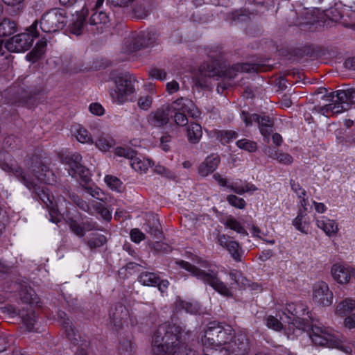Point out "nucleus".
<instances>
[{
  "mask_svg": "<svg viewBox=\"0 0 355 355\" xmlns=\"http://www.w3.org/2000/svg\"><path fill=\"white\" fill-rule=\"evenodd\" d=\"M29 170L35 178H31L19 167L13 168L12 171L19 181L35 193V198L37 197L46 205L49 209L50 220L58 223L61 218L58 207L62 205V202L56 201L48 188L37 184L38 182L53 184L56 182L53 173L37 158L33 160Z\"/></svg>",
  "mask_w": 355,
  "mask_h": 355,
  "instance_id": "f257e3e1",
  "label": "nucleus"
},
{
  "mask_svg": "<svg viewBox=\"0 0 355 355\" xmlns=\"http://www.w3.org/2000/svg\"><path fill=\"white\" fill-rule=\"evenodd\" d=\"M153 355H195L182 336L180 327L164 323L155 331L152 340Z\"/></svg>",
  "mask_w": 355,
  "mask_h": 355,
  "instance_id": "f03ea898",
  "label": "nucleus"
},
{
  "mask_svg": "<svg viewBox=\"0 0 355 355\" xmlns=\"http://www.w3.org/2000/svg\"><path fill=\"white\" fill-rule=\"evenodd\" d=\"M329 103L322 106H315L313 110L324 116L338 114L349 110L355 104V89L348 88L331 93L325 99Z\"/></svg>",
  "mask_w": 355,
  "mask_h": 355,
  "instance_id": "7ed1b4c3",
  "label": "nucleus"
},
{
  "mask_svg": "<svg viewBox=\"0 0 355 355\" xmlns=\"http://www.w3.org/2000/svg\"><path fill=\"white\" fill-rule=\"evenodd\" d=\"M311 330L310 338L316 345L338 348L349 355L355 354V342L343 343L340 341L338 334L331 328L312 324Z\"/></svg>",
  "mask_w": 355,
  "mask_h": 355,
  "instance_id": "20e7f679",
  "label": "nucleus"
},
{
  "mask_svg": "<svg viewBox=\"0 0 355 355\" xmlns=\"http://www.w3.org/2000/svg\"><path fill=\"white\" fill-rule=\"evenodd\" d=\"M176 263L189 272L193 276L202 280L204 283L211 286L220 294L227 297H232V293L230 288H228L227 285L218 278L217 272H215L212 270L205 272V270H202L191 264L190 263L184 261H176Z\"/></svg>",
  "mask_w": 355,
  "mask_h": 355,
  "instance_id": "39448f33",
  "label": "nucleus"
},
{
  "mask_svg": "<svg viewBox=\"0 0 355 355\" xmlns=\"http://www.w3.org/2000/svg\"><path fill=\"white\" fill-rule=\"evenodd\" d=\"M234 335L233 329L229 326H222L214 322L209 323L201 342L204 347H219L226 345Z\"/></svg>",
  "mask_w": 355,
  "mask_h": 355,
  "instance_id": "423d86ee",
  "label": "nucleus"
},
{
  "mask_svg": "<svg viewBox=\"0 0 355 355\" xmlns=\"http://www.w3.org/2000/svg\"><path fill=\"white\" fill-rule=\"evenodd\" d=\"M136 82L135 77L130 74L119 76L115 80L116 89L110 93L112 100L118 104L128 101L129 97L135 92Z\"/></svg>",
  "mask_w": 355,
  "mask_h": 355,
  "instance_id": "0eeeda50",
  "label": "nucleus"
},
{
  "mask_svg": "<svg viewBox=\"0 0 355 355\" xmlns=\"http://www.w3.org/2000/svg\"><path fill=\"white\" fill-rule=\"evenodd\" d=\"M37 21L28 28V33L18 34L10 38L5 44V47L10 52H22L27 51L33 44L34 38L38 37L37 30Z\"/></svg>",
  "mask_w": 355,
  "mask_h": 355,
  "instance_id": "6e6552de",
  "label": "nucleus"
},
{
  "mask_svg": "<svg viewBox=\"0 0 355 355\" xmlns=\"http://www.w3.org/2000/svg\"><path fill=\"white\" fill-rule=\"evenodd\" d=\"M40 23L42 31L45 33L59 31L67 24L65 12L61 9H52L42 16Z\"/></svg>",
  "mask_w": 355,
  "mask_h": 355,
  "instance_id": "1a4fd4ad",
  "label": "nucleus"
},
{
  "mask_svg": "<svg viewBox=\"0 0 355 355\" xmlns=\"http://www.w3.org/2000/svg\"><path fill=\"white\" fill-rule=\"evenodd\" d=\"M241 118L246 126L252 125L253 122L258 124L261 134L263 137V140L266 143L270 141V135L272 132L273 121L269 116L266 115H259L257 114H249L243 111Z\"/></svg>",
  "mask_w": 355,
  "mask_h": 355,
  "instance_id": "9d476101",
  "label": "nucleus"
},
{
  "mask_svg": "<svg viewBox=\"0 0 355 355\" xmlns=\"http://www.w3.org/2000/svg\"><path fill=\"white\" fill-rule=\"evenodd\" d=\"M8 94L12 96V103L24 104L36 94V89L24 79L21 83H16L8 89Z\"/></svg>",
  "mask_w": 355,
  "mask_h": 355,
  "instance_id": "9b49d317",
  "label": "nucleus"
},
{
  "mask_svg": "<svg viewBox=\"0 0 355 355\" xmlns=\"http://www.w3.org/2000/svg\"><path fill=\"white\" fill-rule=\"evenodd\" d=\"M115 153L119 157H124L129 159L131 167L137 172L145 173L153 166V162L149 159L141 158L135 156V153L130 148H116Z\"/></svg>",
  "mask_w": 355,
  "mask_h": 355,
  "instance_id": "f8f14e48",
  "label": "nucleus"
},
{
  "mask_svg": "<svg viewBox=\"0 0 355 355\" xmlns=\"http://www.w3.org/2000/svg\"><path fill=\"white\" fill-rule=\"evenodd\" d=\"M150 34L147 32H134L125 38L124 44L128 52H132L146 47L150 44Z\"/></svg>",
  "mask_w": 355,
  "mask_h": 355,
  "instance_id": "ddd939ff",
  "label": "nucleus"
},
{
  "mask_svg": "<svg viewBox=\"0 0 355 355\" xmlns=\"http://www.w3.org/2000/svg\"><path fill=\"white\" fill-rule=\"evenodd\" d=\"M94 136V144L101 151H107L115 145L113 138L103 132L97 124L90 126Z\"/></svg>",
  "mask_w": 355,
  "mask_h": 355,
  "instance_id": "4468645a",
  "label": "nucleus"
},
{
  "mask_svg": "<svg viewBox=\"0 0 355 355\" xmlns=\"http://www.w3.org/2000/svg\"><path fill=\"white\" fill-rule=\"evenodd\" d=\"M171 106L169 104L162 105L156 110L151 112L147 116L149 125L156 128H161L169 122Z\"/></svg>",
  "mask_w": 355,
  "mask_h": 355,
  "instance_id": "2eb2a0df",
  "label": "nucleus"
},
{
  "mask_svg": "<svg viewBox=\"0 0 355 355\" xmlns=\"http://www.w3.org/2000/svg\"><path fill=\"white\" fill-rule=\"evenodd\" d=\"M313 299L322 306H329L331 304L333 294L325 282H318L313 285Z\"/></svg>",
  "mask_w": 355,
  "mask_h": 355,
  "instance_id": "dca6fc26",
  "label": "nucleus"
},
{
  "mask_svg": "<svg viewBox=\"0 0 355 355\" xmlns=\"http://www.w3.org/2000/svg\"><path fill=\"white\" fill-rule=\"evenodd\" d=\"M4 313H7L11 315V317H14L16 315H19L22 321L26 326V329L28 331H32L34 327V324L35 323L36 317L35 315L34 311L31 310H24V309L21 310H17L12 305H7L3 308Z\"/></svg>",
  "mask_w": 355,
  "mask_h": 355,
  "instance_id": "f3484780",
  "label": "nucleus"
},
{
  "mask_svg": "<svg viewBox=\"0 0 355 355\" xmlns=\"http://www.w3.org/2000/svg\"><path fill=\"white\" fill-rule=\"evenodd\" d=\"M171 106V111L175 112L187 113L191 117H198L200 115L199 110L196 107L193 103L187 98H180L173 101Z\"/></svg>",
  "mask_w": 355,
  "mask_h": 355,
  "instance_id": "a211bd4d",
  "label": "nucleus"
},
{
  "mask_svg": "<svg viewBox=\"0 0 355 355\" xmlns=\"http://www.w3.org/2000/svg\"><path fill=\"white\" fill-rule=\"evenodd\" d=\"M226 345L229 352L235 355H246L248 353V342L245 335H234L231 341Z\"/></svg>",
  "mask_w": 355,
  "mask_h": 355,
  "instance_id": "6ab92c4d",
  "label": "nucleus"
},
{
  "mask_svg": "<svg viewBox=\"0 0 355 355\" xmlns=\"http://www.w3.org/2000/svg\"><path fill=\"white\" fill-rule=\"evenodd\" d=\"M129 311L123 304L119 303L110 314L112 323L116 329H121L127 323Z\"/></svg>",
  "mask_w": 355,
  "mask_h": 355,
  "instance_id": "aec40b11",
  "label": "nucleus"
},
{
  "mask_svg": "<svg viewBox=\"0 0 355 355\" xmlns=\"http://www.w3.org/2000/svg\"><path fill=\"white\" fill-rule=\"evenodd\" d=\"M82 160V156L78 153L73 154L69 161V165L70 170L73 173L69 172L71 176L79 175L85 182H87L89 180V171L85 166H83L80 162Z\"/></svg>",
  "mask_w": 355,
  "mask_h": 355,
  "instance_id": "412c9836",
  "label": "nucleus"
},
{
  "mask_svg": "<svg viewBox=\"0 0 355 355\" xmlns=\"http://www.w3.org/2000/svg\"><path fill=\"white\" fill-rule=\"evenodd\" d=\"M18 292L21 300L31 306H39L40 298L34 290L26 283H20L18 284Z\"/></svg>",
  "mask_w": 355,
  "mask_h": 355,
  "instance_id": "4be33fe9",
  "label": "nucleus"
},
{
  "mask_svg": "<svg viewBox=\"0 0 355 355\" xmlns=\"http://www.w3.org/2000/svg\"><path fill=\"white\" fill-rule=\"evenodd\" d=\"M354 271L355 270L352 268L340 264H334L331 270L334 280L341 284H347L351 279V275H353Z\"/></svg>",
  "mask_w": 355,
  "mask_h": 355,
  "instance_id": "5701e85b",
  "label": "nucleus"
},
{
  "mask_svg": "<svg viewBox=\"0 0 355 355\" xmlns=\"http://www.w3.org/2000/svg\"><path fill=\"white\" fill-rule=\"evenodd\" d=\"M220 163V158L216 155L208 156L205 160L200 165L198 168L199 174L202 177H206L214 172Z\"/></svg>",
  "mask_w": 355,
  "mask_h": 355,
  "instance_id": "b1692460",
  "label": "nucleus"
},
{
  "mask_svg": "<svg viewBox=\"0 0 355 355\" xmlns=\"http://www.w3.org/2000/svg\"><path fill=\"white\" fill-rule=\"evenodd\" d=\"M109 21V16L105 12L96 10L90 17L89 23L92 26H96L98 31H101L103 26L107 24Z\"/></svg>",
  "mask_w": 355,
  "mask_h": 355,
  "instance_id": "393cba45",
  "label": "nucleus"
},
{
  "mask_svg": "<svg viewBox=\"0 0 355 355\" xmlns=\"http://www.w3.org/2000/svg\"><path fill=\"white\" fill-rule=\"evenodd\" d=\"M317 226L322 229L324 233L328 236H331L336 234L338 230L336 223L325 217L316 218Z\"/></svg>",
  "mask_w": 355,
  "mask_h": 355,
  "instance_id": "a878e982",
  "label": "nucleus"
},
{
  "mask_svg": "<svg viewBox=\"0 0 355 355\" xmlns=\"http://www.w3.org/2000/svg\"><path fill=\"white\" fill-rule=\"evenodd\" d=\"M254 70V66L250 64H236L226 69L224 71V76L231 79L236 76L237 72H250Z\"/></svg>",
  "mask_w": 355,
  "mask_h": 355,
  "instance_id": "bb28decb",
  "label": "nucleus"
},
{
  "mask_svg": "<svg viewBox=\"0 0 355 355\" xmlns=\"http://www.w3.org/2000/svg\"><path fill=\"white\" fill-rule=\"evenodd\" d=\"M73 135L76 139L83 144H94V136L90 130L89 132L84 127L78 125L74 127Z\"/></svg>",
  "mask_w": 355,
  "mask_h": 355,
  "instance_id": "cd10ccee",
  "label": "nucleus"
},
{
  "mask_svg": "<svg viewBox=\"0 0 355 355\" xmlns=\"http://www.w3.org/2000/svg\"><path fill=\"white\" fill-rule=\"evenodd\" d=\"M87 14L88 10L85 8H83L80 12H77L76 19L72 23L71 26V32L73 34L79 35L83 33L85 18Z\"/></svg>",
  "mask_w": 355,
  "mask_h": 355,
  "instance_id": "c85d7f7f",
  "label": "nucleus"
},
{
  "mask_svg": "<svg viewBox=\"0 0 355 355\" xmlns=\"http://www.w3.org/2000/svg\"><path fill=\"white\" fill-rule=\"evenodd\" d=\"M66 313L64 312H61L59 313V317L62 320V325L65 330L66 335L67 338L73 341H78V335L77 334V331L75 329L72 322L68 318H65Z\"/></svg>",
  "mask_w": 355,
  "mask_h": 355,
  "instance_id": "c756f323",
  "label": "nucleus"
},
{
  "mask_svg": "<svg viewBox=\"0 0 355 355\" xmlns=\"http://www.w3.org/2000/svg\"><path fill=\"white\" fill-rule=\"evenodd\" d=\"M46 46V40L39 41L33 49L26 55L27 60L32 62H36L45 52Z\"/></svg>",
  "mask_w": 355,
  "mask_h": 355,
  "instance_id": "7c9ffc66",
  "label": "nucleus"
},
{
  "mask_svg": "<svg viewBox=\"0 0 355 355\" xmlns=\"http://www.w3.org/2000/svg\"><path fill=\"white\" fill-rule=\"evenodd\" d=\"M188 139L191 143H198L202 135L201 125L198 123H193L188 125L187 128Z\"/></svg>",
  "mask_w": 355,
  "mask_h": 355,
  "instance_id": "2f4dec72",
  "label": "nucleus"
},
{
  "mask_svg": "<svg viewBox=\"0 0 355 355\" xmlns=\"http://www.w3.org/2000/svg\"><path fill=\"white\" fill-rule=\"evenodd\" d=\"M241 180L236 181L228 186L232 191L239 195H243L245 192H253L257 190V188L251 183L244 182V185L240 184Z\"/></svg>",
  "mask_w": 355,
  "mask_h": 355,
  "instance_id": "473e14b6",
  "label": "nucleus"
},
{
  "mask_svg": "<svg viewBox=\"0 0 355 355\" xmlns=\"http://www.w3.org/2000/svg\"><path fill=\"white\" fill-rule=\"evenodd\" d=\"M354 310H355V300L346 298L338 304L336 312L338 315L344 316Z\"/></svg>",
  "mask_w": 355,
  "mask_h": 355,
  "instance_id": "72a5a7b5",
  "label": "nucleus"
},
{
  "mask_svg": "<svg viewBox=\"0 0 355 355\" xmlns=\"http://www.w3.org/2000/svg\"><path fill=\"white\" fill-rule=\"evenodd\" d=\"M17 31V24L14 21L5 18L0 23V37H8Z\"/></svg>",
  "mask_w": 355,
  "mask_h": 355,
  "instance_id": "f704fd0d",
  "label": "nucleus"
},
{
  "mask_svg": "<svg viewBox=\"0 0 355 355\" xmlns=\"http://www.w3.org/2000/svg\"><path fill=\"white\" fill-rule=\"evenodd\" d=\"M146 230L155 237L159 238L162 234L161 225L155 216H152L146 223Z\"/></svg>",
  "mask_w": 355,
  "mask_h": 355,
  "instance_id": "c9c22d12",
  "label": "nucleus"
},
{
  "mask_svg": "<svg viewBox=\"0 0 355 355\" xmlns=\"http://www.w3.org/2000/svg\"><path fill=\"white\" fill-rule=\"evenodd\" d=\"M139 282L144 286H155L159 282V277L153 272H144L139 277Z\"/></svg>",
  "mask_w": 355,
  "mask_h": 355,
  "instance_id": "e433bc0d",
  "label": "nucleus"
},
{
  "mask_svg": "<svg viewBox=\"0 0 355 355\" xmlns=\"http://www.w3.org/2000/svg\"><path fill=\"white\" fill-rule=\"evenodd\" d=\"M305 216L306 214H303V212L300 211L297 217L293 220V224L297 230L306 234L309 231V224L304 220Z\"/></svg>",
  "mask_w": 355,
  "mask_h": 355,
  "instance_id": "4c0bfd02",
  "label": "nucleus"
},
{
  "mask_svg": "<svg viewBox=\"0 0 355 355\" xmlns=\"http://www.w3.org/2000/svg\"><path fill=\"white\" fill-rule=\"evenodd\" d=\"M153 98L151 95L145 94L137 98L138 107L144 111H148L152 107Z\"/></svg>",
  "mask_w": 355,
  "mask_h": 355,
  "instance_id": "58836bf2",
  "label": "nucleus"
},
{
  "mask_svg": "<svg viewBox=\"0 0 355 355\" xmlns=\"http://www.w3.org/2000/svg\"><path fill=\"white\" fill-rule=\"evenodd\" d=\"M236 146L242 150L250 153L255 152L257 150V144L255 141L242 139L236 141Z\"/></svg>",
  "mask_w": 355,
  "mask_h": 355,
  "instance_id": "ea45409f",
  "label": "nucleus"
},
{
  "mask_svg": "<svg viewBox=\"0 0 355 355\" xmlns=\"http://www.w3.org/2000/svg\"><path fill=\"white\" fill-rule=\"evenodd\" d=\"M203 355H230L229 349L227 347H204Z\"/></svg>",
  "mask_w": 355,
  "mask_h": 355,
  "instance_id": "a19ab883",
  "label": "nucleus"
},
{
  "mask_svg": "<svg viewBox=\"0 0 355 355\" xmlns=\"http://www.w3.org/2000/svg\"><path fill=\"white\" fill-rule=\"evenodd\" d=\"M93 209L102 218L109 221L112 218L111 212L101 202H95L92 204Z\"/></svg>",
  "mask_w": 355,
  "mask_h": 355,
  "instance_id": "79ce46f5",
  "label": "nucleus"
},
{
  "mask_svg": "<svg viewBox=\"0 0 355 355\" xmlns=\"http://www.w3.org/2000/svg\"><path fill=\"white\" fill-rule=\"evenodd\" d=\"M231 257L236 261H241L243 250L241 245H224Z\"/></svg>",
  "mask_w": 355,
  "mask_h": 355,
  "instance_id": "37998d69",
  "label": "nucleus"
},
{
  "mask_svg": "<svg viewBox=\"0 0 355 355\" xmlns=\"http://www.w3.org/2000/svg\"><path fill=\"white\" fill-rule=\"evenodd\" d=\"M224 225L238 233L244 234L245 230L243 227L241 225L239 221H237L234 217L232 216H229L227 217L224 222Z\"/></svg>",
  "mask_w": 355,
  "mask_h": 355,
  "instance_id": "c03bdc74",
  "label": "nucleus"
},
{
  "mask_svg": "<svg viewBox=\"0 0 355 355\" xmlns=\"http://www.w3.org/2000/svg\"><path fill=\"white\" fill-rule=\"evenodd\" d=\"M105 182L112 190L121 191L122 189L121 181L115 176L106 175L105 177Z\"/></svg>",
  "mask_w": 355,
  "mask_h": 355,
  "instance_id": "a18cd8bd",
  "label": "nucleus"
},
{
  "mask_svg": "<svg viewBox=\"0 0 355 355\" xmlns=\"http://www.w3.org/2000/svg\"><path fill=\"white\" fill-rule=\"evenodd\" d=\"M291 314L293 315V318L289 316H286L288 323H292L296 326V327L302 330H306V328L310 326L306 318H295L293 313Z\"/></svg>",
  "mask_w": 355,
  "mask_h": 355,
  "instance_id": "49530a36",
  "label": "nucleus"
},
{
  "mask_svg": "<svg viewBox=\"0 0 355 355\" xmlns=\"http://www.w3.org/2000/svg\"><path fill=\"white\" fill-rule=\"evenodd\" d=\"M266 326L275 331H281L283 328L282 323L275 317L268 315L266 318Z\"/></svg>",
  "mask_w": 355,
  "mask_h": 355,
  "instance_id": "de8ad7c7",
  "label": "nucleus"
},
{
  "mask_svg": "<svg viewBox=\"0 0 355 355\" xmlns=\"http://www.w3.org/2000/svg\"><path fill=\"white\" fill-rule=\"evenodd\" d=\"M227 202L233 207L243 209L245 208L246 203L245 201L235 195H229L227 197Z\"/></svg>",
  "mask_w": 355,
  "mask_h": 355,
  "instance_id": "09e8293b",
  "label": "nucleus"
},
{
  "mask_svg": "<svg viewBox=\"0 0 355 355\" xmlns=\"http://www.w3.org/2000/svg\"><path fill=\"white\" fill-rule=\"evenodd\" d=\"M273 158L283 164H291L293 161V158L291 155L281 152L276 153Z\"/></svg>",
  "mask_w": 355,
  "mask_h": 355,
  "instance_id": "8fccbe9b",
  "label": "nucleus"
},
{
  "mask_svg": "<svg viewBox=\"0 0 355 355\" xmlns=\"http://www.w3.org/2000/svg\"><path fill=\"white\" fill-rule=\"evenodd\" d=\"M71 198L80 209L92 214H94V213L91 210L89 205L85 201L80 199L78 196L73 194L71 196Z\"/></svg>",
  "mask_w": 355,
  "mask_h": 355,
  "instance_id": "3c124183",
  "label": "nucleus"
},
{
  "mask_svg": "<svg viewBox=\"0 0 355 355\" xmlns=\"http://www.w3.org/2000/svg\"><path fill=\"white\" fill-rule=\"evenodd\" d=\"M149 76L151 78H156L160 80H163L166 77V73L159 68H153L148 72Z\"/></svg>",
  "mask_w": 355,
  "mask_h": 355,
  "instance_id": "603ef678",
  "label": "nucleus"
},
{
  "mask_svg": "<svg viewBox=\"0 0 355 355\" xmlns=\"http://www.w3.org/2000/svg\"><path fill=\"white\" fill-rule=\"evenodd\" d=\"M222 142H229L232 139H236L238 136L236 132L233 130H226L219 132Z\"/></svg>",
  "mask_w": 355,
  "mask_h": 355,
  "instance_id": "864d4df0",
  "label": "nucleus"
},
{
  "mask_svg": "<svg viewBox=\"0 0 355 355\" xmlns=\"http://www.w3.org/2000/svg\"><path fill=\"white\" fill-rule=\"evenodd\" d=\"M130 234L131 240L134 243H139L145 238L144 234L137 228L132 229Z\"/></svg>",
  "mask_w": 355,
  "mask_h": 355,
  "instance_id": "5fc2aeb1",
  "label": "nucleus"
},
{
  "mask_svg": "<svg viewBox=\"0 0 355 355\" xmlns=\"http://www.w3.org/2000/svg\"><path fill=\"white\" fill-rule=\"evenodd\" d=\"M69 225L70 229L76 235L79 237H81L84 235L83 228L76 221L71 220Z\"/></svg>",
  "mask_w": 355,
  "mask_h": 355,
  "instance_id": "6e6d98bb",
  "label": "nucleus"
},
{
  "mask_svg": "<svg viewBox=\"0 0 355 355\" xmlns=\"http://www.w3.org/2000/svg\"><path fill=\"white\" fill-rule=\"evenodd\" d=\"M154 171L157 174L165 175L169 178H175V175L171 171L161 165H157L154 168Z\"/></svg>",
  "mask_w": 355,
  "mask_h": 355,
  "instance_id": "4d7b16f0",
  "label": "nucleus"
},
{
  "mask_svg": "<svg viewBox=\"0 0 355 355\" xmlns=\"http://www.w3.org/2000/svg\"><path fill=\"white\" fill-rule=\"evenodd\" d=\"M87 192L90 194L92 197L96 198L99 200H102L101 196L103 195L102 191L98 187H92L90 186H87L85 187Z\"/></svg>",
  "mask_w": 355,
  "mask_h": 355,
  "instance_id": "13d9d810",
  "label": "nucleus"
},
{
  "mask_svg": "<svg viewBox=\"0 0 355 355\" xmlns=\"http://www.w3.org/2000/svg\"><path fill=\"white\" fill-rule=\"evenodd\" d=\"M291 186L292 190L297 195L298 198L305 196L306 191L302 189L297 182H295L294 180H291Z\"/></svg>",
  "mask_w": 355,
  "mask_h": 355,
  "instance_id": "bf43d9fd",
  "label": "nucleus"
},
{
  "mask_svg": "<svg viewBox=\"0 0 355 355\" xmlns=\"http://www.w3.org/2000/svg\"><path fill=\"white\" fill-rule=\"evenodd\" d=\"M186 113L175 112L174 116L175 122L178 125H185L188 123V119L185 115Z\"/></svg>",
  "mask_w": 355,
  "mask_h": 355,
  "instance_id": "052dcab7",
  "label": "nucleus"
},
{
  "mask_svg": "<svg viewBox=\"0 0 355 355\" xmlns=\"http://www.w3.org/2000/svg\"><path fill=\"white\" fill-rule=\"evenodd\" d=\"M229 17L233 21H243L247 19V16L241 13V11H235L229 15Z\"/></svg>",
  "mask_w": 355,
  "mask_h": 355,
  "instance_id": "680f3d73",
  "label": "nucleus"
},
{
  "mask_svg": "<svg viewBox=\"0 0 355 355\" xmlns=\"http://www.w3.org/2000/svg\"><path fill=\"white\" fill-rule=\"evenodd\" d=\"M89 108L92 114H96L97 116H101L104 113L103 107H102L101 105L97 103H92L89 105Z\"/></svg>",
  "mask_w": 355,
  "mask_h": 355,
  "instance_id": "e2e57ef3",
  "label": "nucleus"
},
{
  "mask_svg": "<svg viewBox=\"0 0 355 355\" xmlns=\"http://www.w3.org/2000/svg\"><path fill=\"white\" fill-rule=\"evenodd\" d=\"M326 15L333 21H338L342 17L340 13L336 9L327 10Z\"/></svg>",
  "mask_w": 355,
  "mask_h": 355,
  "instance_id": "0e129e2a",
  "label": "nucleus"
},
{
  "mask_svg": "<svg viewBox=\"0 0 355 355\" xmlns=\"http://www.w3.org/2000/svg\"><path fill=\"white\" fill-rule=\"evenodd\" d=\"M180 89V86L178 82L172 80L166 84V89L168 94H171L177 92Z\"/></svg>",
  "mask_w": 355,
  "mask_h": 355,
  "instance_id": "69168bd1",
  "label": "nucleus"
},
{
  "mask_svg": "<svg viewBox=\"0 0 355 355\" xmlns=\"http://www.w3.org/2000/svg\"><path fill=\"white\" fill-rule=\"evenodd\" d=\"M344 325L349 329L355 328V313L345 318L344 320Z\"/></svg>",
  "mask_w": 355,
  "mask_h": 355,
  "instance_id": "338daca9",
  "label": "nucleus"
},
{
  "mask_svg": "<svg viewBox=\"0 0 355 355\" xmlns=\"http://www.w3.org/2000/svg\"><path fill=\"white\" fill-rule=\"evenodd\" d=\"M107 3L114 6L125 7L128 6L133 0H107Z\"/></svg>",
  "mask_w": 355,
  "mask_h": 355,
  "instance_id": "774afa93",
  "label": "nucleus"
}]
</instances>
